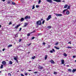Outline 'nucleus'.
I'll return each mask as SVG.
<instances>
[{
  "label": "nucleus",
  "instance_id": "3",
  "mask_svg": "<svg viewBox=\"0 0 76 76\" xmlns=\"http://www.w3.org/2000/svg\"><path fill=\"white\" fill-rule=\"evenodd\" d=\"M51 15H49L48 16V17L47 18V20L48 21L49 20H50V19H51Z\"/></svg>",
  "mask_w": 76,
  "mask_h": 76
},
{
  "label": "nucleus",
  "instance_id": "51",
  "mask_svg": "<svg viewBox=\"0 0 76 76\" xmlns=\"http://www.w3.org/2000/svg\"><path fill=\"white\" fill-rule=\"evenodd\" d=\"M65 10H64L63 11V13H64V12H65Z\"/></svg>",
  "mask_w": 76,
  "mask_h": 76
},
{
  "label": "nucleus",
  "instance_id": "62",
  "mask_svg": "<svg viewBox=\"0 0 76 76\" xmlns=\"http://www.w3.org/2000/svg\"><path fill=\"white\" fill-rule=\"evenodd\" d=\"M0 73H1V71H0Z\"/></svg>",
  "mask_w": 76,
  "mask_h": 76
},
{
  "label": "nucleus",
  "instance_id": "25",
  "mask_svg": "<svg viewBox=\"0 0 76 76\" xmlns=\"http://www.w3.org/2000/svg\"><path fill=\"white\" fill-rule=\"evenodd\" d=\"M35 9V5H33L32 8V9Z\"/></svg>",
  "mask_w": 76,
  "mask_h": 76
},
{
  "label": "nucleus",
  "instance_id": "60",
  "mask_svg": "<svg viewBox=\"0 0 76 76\" xmlns=\"http://www.w3.org/2000/svg\"><path fill=\"white\" fill-rule=\"evenodd\" d=\"M67 67H69V65H67Z\"/></svg>",
  "mask_w": 76,
  "mask_h": 76
},
{
  "label": "nucleus",
  "instance_id": "32",
  "mask_svg": "<svg viewBox=\"0 0 76 76\" xmlns=\"http://www.w3.org/2000/svg\"><path fill=\"white\" fill-rule=\"evenodd\" d=\"M24 75H25V76H27V75H28V73H25L24 74Z\"/></svg>",
  "mask_w": 76,
  "mask_h": 76
},
{
  "label": "nucleus",
  "instance_id": "36",
  "mask_svg": "<svg viewBox=\"0 0 76 76\" xmlns=\"http://www.w3.org/2000/svg\"><path fill=\"white\" fill-rule=\"evenodd\" d=\"M50 52V53H53V50H51Z\"/></svg>",
  "mask_w": 76,
  "mask_h": 76
},
{
  "label": "nucleus",
  "instance_id": "38",
  "mask_svg": "<svg viewBox=\"0 0 76 76\" xmlns=\"http://www.w3.org/2000/svg\"><path fill=\"white\" fill-rule=\"evenodd\" d=\"M12 25V22H10L9 23V25Z\"/></svg>",
  "mask_w": 76,
  "mask_h": 76
},
{
  "label": "nucleus",
  "instance_id": "33",
  "mask_svg": "<svg viewBox=\"0 0 76 76\" xmlns=\"http://www.w3.org/2000/svg\"><path fill=\"white\" fill-rule=\"evenodd\" d=\"M45 23V20H44L42 22V24H44Z\"/></svg>",
  "mask_w": 76,
  "mask_h": 76
},
{
  "label": "nucleus",
  "instance_id": "64",
  "mask_svg": "<svg viewBox=\"0 0 76 76\" xmlns=\"http://www.w3.org/2000/svg\"><path fill=\"white\" fill-rule=\"evenodd\" d=\"M75 34H76V31L75 32Z\"/></svg>",
  "mask_w": 76,
  "mask_h": 76
},
{
  "label": "nucleus",
  "instance_id": "26",
  "mask_svg": "<svg viewBox=\"0 0 76 76\" xmlns=\"http://www.w3.org/2000/svg\"><path fill=\"white\" fill-rule=\"evenodd\" d=\"M36 7L37 8H38V7H39V5H37L36 6Z\"/></svg>",
  "mask_w": 76,
  "mask_h": 76
},
{
  "label": "nucleus",
  "instance_id": "63",
  "mask_svg": "<svg viewBox=\"0 0 76 76\" xmlns=\"http://www.w3.org/2000/svg\"><path fill=\"white\" fill-rule=\"evenodd\" d=\"M29 53H30V52H28V54H29Z\"/></svg>",
  "mask_w": 76,
  "mask_h": 76
},
{
  "label": "nucleus",
  "instance_id": "7",
  "mask_svg": "<svg viewBox=\"0 0 76 76\" xmlns=\"http://www.w3.org/2000/svg\"><path fill=\"white\" fill-rule=\"evenodd\" d=\"M50 62L51 63H53V64H54V61H53V59H51L50 61Z\"/></svg>",
  "mask_w": 76,
  "mask_h": 76
},
{
  "label": "nucleus",
  "instance_id": "27",
  "mask_svg": "<svg viewBox=\"0 0 76 76\" xmlns=\"http://www.w3.org/2000/svg\"><path fill=\"white\" fill-rule=\"evenodd\" d=\"M39 69H42L43 68V67L41 66H39Z\"/></svg>",
  "mask_w": 76,
  "mask_h": 76
},
{
  "label": "nucleus",
  "instance_id": "45",
  "mask_svg": "<svg viewBox=\"0 0 76 76\" xmlns=\"http://www.w3.org/2000/svg\"><path fill=\"white\" fill-rule=\"evenodd\" d=\"M8 75H10V76H12V75H11V74L10 73H8Z\"/></svg>",
  "mask_w": 76,
  "mask_h": 76
},
{
  "label": "nucleus",
  "instance_id": "16",
  "mask_svg": "<svg viewBox=\"0 0 76 76\" xmlns=\"http://www.w3.org/2000/svg\"><path fill=\"white\" fill-rule=\"evenodd\" d=\"M54 47L56 49V50H59L60 49V48H57L56 46H54Z\"/></svg>",
  "mask_w": 76,
  "mask_h": 76
},
{
  "label": "nucleus",
  "instance_id": "23",
  "mask_svg": "<svg viewBox=\"0 0 76 76\" xmlns=\"http://www.w3.org/2000/svg\"><path fill=\"white\" fill-rule=\"evenodd\" d=\"M12 63H13V62H12V61H10L9 64H12Z\"/></svg>",
  "mask_w": 76,
  "mask_h": 76
},
{
  "label": "nucleus",
  "instance_id": "43",
  "mask_svg": "<svg viewBox=\"0 0 76 76\" xmlns=\"http://www.w3.org/2000/svg\"><path fill=\"white\" fill-rule=\"evenodd\" d=\"M35 39V37H33L31 39Z\"/></svg>",
  "mask_w": 76,
  "mask_h": 76
},
{
  "label": "nucleus",
  "instance_id": "34",
  "mask_svg": "<svg viewBox=\"0 0 76 76\" xmlns=\"http://www.w3.org/2000/svg\"><path fill=\"white\" fill-rule=\"evenodd\" d=\"M27 36H30V35H31V34H30L28 33L27 34Z\"/></svg>",
  "mask_w": 76,
  "mask_h": 76
},
{
  "label": "nucleus",
  "instance_id": "47",
  "mask_svg": "<svg viewBox=\"0 0 76 76\" xmlns=\"http://www.w3.org/2000/svg\"><path fill=\"white\" fill-rule=\"evenodd\" d=\"M31 45V43H30V44H28V46H30V45Z\"/></svg>",
  "mask_w": 76,
  "mask_h": 76
},
{
  "label": "nucleus",
  "instance_id": "9",
  "mask_svg": "<svg viewBox=\"0 0 76 76\" xmlns=\"http://www.w3.org/2000/svg\"><path fill=\"white\" fill-rule=\"evenodd\" d=\"M47 2H49L50 3H53V1H52V0H47Z\"/></svg>",
  "mask_w": 76,
  "mask_h": 76
},
{
  "label": "nucleus",
  "instance_id": "61",
  "mask_svg": "<svg viewBox=\"0 0 76 76\" xmlns=\"http://www.w3.org/2000/svg\"><path fill=\"white\" fill-rule=\"evenodd\" d=\"M15 24H13L12 26H15Z\"/></svg>",
  "mask_w": 76,
  "mask_h": 76
},
{
  "label": "nucleus",
  "instance_id": "29",
  "mask_svg": "<svg viewBox=\"0 0 76 76\" xmlns=\"http://www.w3.org/2000/svg\"><path fill=\"white\" fill-rule=\"evenodd\" d=\"M35 56H33L32 57V59H35Z\"/></svg>",
  "mask_w": 76,
  "mask_h": 76
},
{
  "label": "nucleus",
  "instance_id": "53",
  "mask_svg": "<svg viewBox=\"0 0 76 76\" xmlns=\"http://www.w3.org/2000/svg\"><path fill=\"white\" fill-rule=\"evenodd\" d=\"M43 19L42 18V19H41V20H40V21H42V20H43Z\"/></svg>",
  "mask_w": 76,
  "mask_h": 76
},
{
  "label": "nucleus",
  "instance_id": "5",
  "mask_svg": "<svg viewBox=\"0 0 76 76\" xmlns=\"http://www.w3.org/2000/svg\"><path fill=\"white\" fill-rule=\"evenodd\" d=\"M24 19H31V17L30 16L28 17V16H26L25 17Z\"/></svg>",
  "mask_w": 76,
  "mask_h": 76
},
{
  "label": "nucleus",
  "instance_id": "18",
  "mask_svg": "<svg viewBox=\"0 0 76 76\" xmlns=\"http://www.w3.org/2000/svg\"><path fill=\"white\" fill-rule=\"evenodd\" d=\"M69 11H67L66 12V15H69Z\"/></svg>",
  "mask_w": 76,
  "mask_h": 76
},
{
  "label": "nucleus",
  "instance_id": "49",
  "mask_svg": "<svg viewBox=\"0 0 76 76\" xmlns=\"http://www.w3.org/2000/svg\"><path fill=\"white\" fill-rule=\"evenodd\" d=\"M68 44H72V43H71V42H69Z\"/></svg>",
  "mask_w": 76,
  "mask_h": 76
},
{
  "label": "nucleus",
  "instance_id": "35",
  "mask_svg": "<svg viewBox=\"0 0 76 76\" xmlns=\"http://www.w3.org/2000/svg\"><path fill=\"white\" fill-rule=\"evenodd\" d=\"M41 0H39V1L38 2V4H40V3H41Z\"/></svg>",
  "mask_w": 76,
  "mask_h": 76
},
{
  "label": "nucleus",
  "instance_id": "55",
  "mask_svg": "<svg viewBox=\"0 0 76 76\" xmlns=\"http://www.w3.org/2000/svg\"><path fill=\"white\" fill-rule=\"evenodd\" d=\"M34 32H35V31H32L31 33H34Z\"/></svg>",
  "mask_w": 76,
  "mask_h": 76
},
{
  "label": "nucleus",
  "instance_id": "57",
  "mask_svg": "<svg viewBox=\"0 0 76 76\" xmlns=\"http://www.w3.org/2000/svg\"><path fill=\"white\" fill-rule=\"evenodd\" d=\"M48 48H50V45H48Z\"/></svg>",
  "mask_w": 76,
  "mask_h": 76
},
{
  "label": "nucleus",
  "instance_id": "14",
  "mask_svg": "<svg viewBox=\"0 0 76 76\" xmlns=\"http://www.w3.org/2000/svg\"><path fill=\"white\" fill-rule=\"evenodd\" d=\"M63 55L65 57H67V55L66 53H64Z\"/></svg>",
  "mask_w": 76,
  "mask_h": 76
},
{
  "label": "nucleus",
  "instance_id": "40",
  "mask_svg": "<svg viewBox=\"0 0 76 76\" xmlns=\"http://www.w3.org/2000/svg\"><path fill=\"white\" fill-rule=\"evenodd\" d=\"M34 74H37V73H38V72H34Z\"/></svg>",
  "mask_w": 76,
  "mask_h": 76
},
{
  "label": "nucleus",
  "instance_id": "22",
  "mask_svg": "<svg viewBox=\"0 0 76 76\" xmlns=\"http://www.w3.org/2000/svg\"><path fill=\"white\" fill-rule=\"evenodd\" d=\"M12 47V45H9L8 46V47L9 48V47Z\"/></svg>",
  "mask_w": 76,
  "mask_h": 76
},
{
  "label": "nucleus",
  "instance_id": "31",
  "mask_svg": "<svg viewBox=\"0 0 76 76\" xmlns=\"http://www.w3.org/2000/svg\"><path fill=\"white\" fill-rule=\"evenodd\" d=\"M53 73H54V74L57 75V72H54Z\"/></svg>",
  "mask_w": 76,
  "mask_h": 76
},
{
  "label": "nucleus",
  "instance_id": "13",
  "mask_svg": "<svg viewBox=\"0 0 76 76\" xmlns=\"http://www.w3.org/2000/svg\"><path fill=\"white\" fill-rule=\"evenodd\" d=\"M76 71V69H73L72 70V73H74V72H75Z\"/></svg>",
  "mask_w": 76,
  "mask_h": 76
},
{
  "label": "nucleus",
  "instance_id": "59",
  "mask_svg": "<svg viewBox=\"0 0 76 76\" xmlns=\"http://www.w3.org/2000/svg\"><path fill=\"white\" fill-rule=\"evenodd\" d=\"M1 25H0V28H1Z\"/></svg>",
  "mask_w": 76,
  "mask_h": 76
},
{
  "label": "nucleus",
  "instance_id": "56",
  "mask_svg": "<svg viewBox=\"0 0 76 76\" xmlns=\"http://www.w3.org/2000/svg\"><path fill=\"white\" fill-rule=\"evenodd\" d=\"M28 71L29 72H31V71H32V70H28Z\"/></svg>",
  "mask_w": 76,
  "mask_h": 76
},
{
  "label": "nucleus",
  "instance_id": "39",
  "mask_svg": "<svg viewBox=\"0 0 76 76\" xmlns=\"http://www.w3.org/2000/svg\"><path fill=\"white\" fill-rule=\"evenodd\" d=\"M7 4H10V1H8L7 2Z\"/></svg>",
  "mask_w": 76,
  "mask_h": 76
},
{
  "label": "nucleus",
  "instance_id": "50",
  "mask_svg": "<svg viewBox=\"0 0 76 76\" xmlns=\"http://www.w3.org/2000/svg\"><path fill=\"white\" fill-rule=\"evenodd\" d=\"M43 45H45V43L44 42L43 43Z\"/></svg>",
  "mask_w": 76,
  "mask_h": 76
},
{
  "label": "nucleus",
  "instance_id": "24",
  "mask_svg": "<svg viewBox=\"0 0 76 76\" xmlns=\"http://www.w3.org/2000/svg\"><path fill=\"white\" fill-rule=\"evenodd\" d=\"M12 4H13V5H15V4H16V3L13 2H12Z\"/></svg>",
  "mask_w": 76,
  "mask_h": 76
},
{
  "label": "nucleus",
  "instance_id": "11",
  "mask_svg": "<svg viewBox=\"0 0 76 76\" xmlns=\"http://www.w3.org/2000/svg\"><path fill=\"white\" fill-rule=\"evenodd\" d=\"M27 25H28V23H25L24 25V27H26V26H27Z\"/></svg>",
  "mask_w": 76,
  "mask_h": 76
},
{
  "label": "nucleus",
  "instance_id": "10",
  "mask_svg": "<svg viewBox=\"0 0 76 76\" xmlns=\"http://www.w3.org/2000/svg\"><path fill=\"white\" fill-rule=\"evenodd\" d=\"M61 62L62 64H64V60H62L61 61Z\"/></svg>",
  "mask_w": 76,
  "mask_h": 76
},
{
  "label": "nucleus",
  "instance_id": "12",
  "mask_svg": "<svg viewBox=\"0 0 76 76\" xmlns=\"http://www.w3.org/2000/svg\"><path fill=\"white\" fill-rule=\"evenodd\" d=\"M68 72H72V69H68Z\"/></svg>",
  "mask_w": 76,
  "mask_h": 76
},
{
  "label": "nucleus",
  "instance_id": "52",
  "mask_svg": "<svg viewBox=\"0 0 76 76\" xmlns=\"http://www.w3.org/2000/svg\"><path fill=\"white\" fill-rule=\"evenodd\" d=\"M72 57H73V58H76V56H72Z\"/></svg>",
  "mask_w": 76,
  "mask_h": 76
},
{
  "label": "nucleus",
  "instance_id": "15",
  "mask_svg": "<svg viewBox=\"0 0 76 76\" xmlns=\"http://www.w3.org/2000/svg\"><path fill=\"white\" fill-rule=\"evenodd\" d=\"M67 6H68V5L66 4L64 6V8H67Z\"/></svg>",
  "mask_w": 76,
  "mask_h": 76
},
{
  "label": "nucleus",
  "instance_id": "42",
  "mask_svg": "<svg viewBox=\"0 0 76 76\" xmlns=\"http://www.w3.org/2000/svg\"><path fill=\"white\" fill-rule=\"evenodd\" d=\"M20 75L21 76H25V75L22 74H21Z\"/></svg>",
  "mask_w": 76,
  "mask_h": 76
},
{
  "label": "nucleus",
  "instance_id": "54",
  "mask_svg": "<svg viewBox=\"0 0 76 76\" xmlns=\"http://www.w3.org/2000/svg\"><path fill=\"white\" fill-rule=\"evenodd\" d=\"M4 50H5V48H4V49H3V50H2L3 51H4Z\"/></svg>",
  "mask_w": 76,
  "mask_h": 76
},
{
  "label": "nucleus",
  "instance_id": "1",
  "mask_svg": "<svg viewBox=\"0 0 76 76\" xmlns=\"http://www.w3.org/2000/svg\"><path fill=\"white\" fill-rule=\"evenodd\" d=\"M37 24L39 25H41L42 24V23H41V21L40 20H39L37 22Z\"/></svg>",
  "mask_w": 76,
  "mask_h": 76
},
{
  "label": "nucleus",
  "instance_id": "17",
  "mask_svg": "<svg viewBox=\"0 0 76 76\" xmlns=\"http://www.w3.org/2000/svg\"><path fill=\"white\" fill-rule=\"evenodd\" d=\"M24 20V18H21V22H22V21H23Z\"/></svg>",
  "mask_w": 76,
  "mask_h": 76
},
{
  "label": "nucleus",
  "instance_id": "58",
  "mask_svg": "<svg viewBox=\"0 0 76 76\" xmlns=\"http://www.w3.org/2000/svg\"><path fill=\"white\" fill-rule=\"evenodd\" d=\"M65 10V11H67V10H67V9H66V10Z\"/></svg>",
  "mask_w": 76,
  "mask_h": 76
},
{
  "label": "nucleus",
  "instance_id": "37",
  "mask_svg": "<svg viewBox=\"0 0 76 76\" xmlns=\"http://www.w3.org/2000/svg\"><path fill=\"white\" fill-rule=\"evenodd\" d=\"M66 48H72L71 47H67Z\"/></svg>",
  "mask_w": 76,
  "mask_h": 76
},
{
  "label": "nucleus",
  "instance_id": "19",
  "mask_svg": "<svg viewBox=\"0 0 76 76\" xmlns=\"http://www.w3.org/2000/svg\"><path fill=\"white\" fill-rule=\"evenodd\" d=\"M47 57H48V56L46 55L45 57V60H47Z\"/></svg>",
  "mask_w": 76,
  "mask_h": 76
},
{
  "label": "nucleus",
  "instance_id": "28",
  "mask_svg": "<svg viewBox=\"0 0 76 76\" xmlns=\"http://www.w3.org/2000/svg\"><path fill=\"white\" fill-rule=\"evenodd\" d=\"M70 6H68L67 9H70Z\"/></svg>",
  "mask_w": 76,
  "mask_h": 76
},
{
  "label": "nucleus",
  "instance_id": "2",
  "mask_svg": "<svg viewBox=\"0 0 76 76\" xmlns=\"http://www.w3.org/2000/svg\"><path fill=\"white\" fill-rule=\"evenodd\" d=\"M18 57L17 56H15L14 57L13 59L15 60H16L17 63H18Z\"/></svg>",
  "mask_w": 76,
  "mask_h": 76
},
{
  "label": "nucleus",
  "instance_id": "20",
  "mask_svg": "<svg viewBox=\"0 0 76 76\" xmlns=\"http://www.w3.org/2000/svg\"><path fill=\"white\" fill-rule=\"evenodd\" d=\"M56 2H61V0H54Z\"/></svg>",
  "mask_w": 76,
  "mask_h": 76
},
{
  "label": "nucleus",
  "instance_id": "41",
  "mask_svg": "<svg viewBox=\"0 0 76 76\" xmlns=\"http://www.w3.org/2000/svg\"><path fill=\"white\" fill-rule=\"evenodd\" d=\"M52 51L53 52H55V50H54V49H52Z\"/></svg>",
  "mask_w": 76,
  "mask_h": 76
},
{
  "label": "nucleus",
  "instance_id": "30",
  "mask_svg": "<svg viewBox=\"0 0 76 76\" xmlns=\"http://www.w3.org/2000/svg\"><path fill=\"white\" fill-rule=\"evenodd\" d=\"M3 65H1V68L2 69V68H3Z\"/></svg>",
  "mask_w": 76,
  "mask_h": 76
},
{
  "label": "nucleus",
  "instance_id": "48",
  "mask_svg": "<svg viewBox=\"0 0 76 76\" xmlns=\"http://www.w3.org/2000/svg\"><path fill=\"white\" fill-rule=\"evenodd\" d=\"M22 41V39H20L19 40V42H20V41Z\"/></svg>",
  "mask_w": 76,
  "mask_h": 76
},
{
  "label": "nucleus",
  "instance_id": "21",
  "mask_svg": "<svg viewBox=\"0 0 76 76\" xmlns=\"http://www.w3.org/2000/svg\"><path fill=\"white\" fill-rule=\"evenodd\" d=\"M51 26H48L47 27V28L48 29H50L51 28Z\"/></svg>",
  "mask_w": 76,
  "mask_h": 76
},
{
  "label": "nucleus",
  "instance_id": "8",
  "mask_svg": "<svg viewBox=\"0 0 76 76\" xmlns=\"http://www.w3.org/2000/svg\"><path fill=\"white\" fill-rule=\"evenodd\" d=\"M2 64L4 65H6V62L5 61H3L2 62Z\"/></svg>",
  "mask_w": 76,
  "mask_h": 76
},
{
  "label": "nucleus",
  "instance_id": "44",
  "mask_svg": "<svg viewBox=\"0 0 76 76\" xmlns=\"http://www.w3.org/2000/svg\"><path fill=\"white\" fill-rule=\"evenodd\" d=\"M21 30H22V28H20V29L19 30V31H21Z\"/></svg>",
  "mask_w": 76,
  "mask_h": 76
},
{
  "label": "nucleus",
  "instance_id": "46",
  "mask_svg": "<svg viewBox=\"0 0 76 76\" xmlns=\"http://www.w3.org/2000/svg\"><path fill=\"white\" fill-rule=\"evenodd\" d=\"M58 42H57L56 43H55V45H58Z\"/></svg>",
  "mask_w": 76,
  "mask_h": 76
},
{
  "label": "nucleus",
  "instance_id": "6",
  "mask_svg": "<svg viewBox=\"0 0 76 76\" xmlns=\"http://www.w3.org/2000/svg\"><path fill=\"white\" fill-rule=\"evenodd\" d=\"M20 26V24H19L18 25H17L14 28H16V29H18V27Z\"/></svg>",
  "mask_w": 76,
  "mask_h": 76
},
{
  "label": "nucleus",
  "instance_id": "4",
  "mask_svg": "<svg viewBox=\"0 0 76 76\" xmlns=\"http://www.w3.org/2000/svg\"><path fill=\"white\" fill-rule=\"evenodd\" d=\"M56 16H62V14L55 13Z\"/></svg>",
  "mask_w": 76,
  "mask_h": 76
}]
</instances>
